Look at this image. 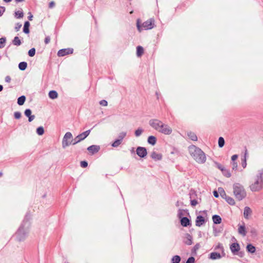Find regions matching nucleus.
<instances>
[{"mask_svg": "<svg viewBox=\"0 0 263 263\" xmlns=\"http://www.w3.org/2000/svg\"><path fill=\"white\" fill-rule=\"evenodd\" d=\"M149 124L154 129L164 135H169L172 133V129L169 125L158 119H151Z\"/></svg>", "mask_w": 263, "mask_h": 263, "instance_id": "obj_1", "label": "nucleus"}, {"mask_svg": "<svg viewBox=\"0 0 263 263\" xmlns=\"http://www.w3.org/2000/svg\"><path fill=\"white\" fill-rule=\"evenodd\" d=\"M189 151L191 156L197 163L202 164L205 162V154L200 148L192 145L189 147Z\"/></svg>", "mask_w": 263, "mask_h": 263, "instance_id": "obj_2", "label": "nucleus"}, {"mask_svg": "<svg viewBox=\"0 0 263 263\" xmlns=\"http://www.w3.org/2000/svg\"><path fill=\"white\" fill-rule=\"evenodd\" d=\"M252 192H258L263 189V168L259 170L255 177V181L250 185Z\"/></svg>", "mask_w": 263, "mask_h": 263, "instance_id": "obj_3", "label": "nucleus"}, {"mask_svg": "<svg viewBox=\"0 0 263 263\" xmlns=\"http://www.w3.org/2000/svg\"><path fill=\"white\" fill-rule=\"evenodd\" d=\"M233 194L235 198L241 201L246 198L247 196L246 191L241 184L239 183H235L233 185Z\"/></svg>", "mask_w": 263, "mask_h": 263, "instance_id": "obj_4", "label": "nucleus"}, {"mask_svg": "<svg viewBox=\"0 0 263 263\" xmlns=\"http://www.w3.org/2000/svg\"><path fill=\"white\" fill-rule=\"evenodd\" d=\"M27 222V221L24 220L15 234V238L18 241H23L26 237L28 231L27 229L25 228V225Z\"/></svg>", "mask_w": 263, "mask_h": 263, "instance_id": "obj_5", "label": "nucleus"}, {"mask_svg": "<svg viewBox=\"0 0 263 263\" xmlns=\"http://www.w3.org/2000/svg\"><path fill=\"white\" fill-rule=\"evenodd\" d=\"M155 26V20L154 18H150L142 24L140 25V20L138 19L137 21V27L139 31L141 32L142 29L148 30L153 28Z\"/></svg>", "mask_w": 263, "mask_h": 263, "instance_id": "obj_6", "label": "nucleus"}, {"mask_svg": "<svg viewBox=\"0 0 263 263\" xmlns=\"http://www.w3.org/2000/svg\"><path fill=\"white\" fill-rule=\"evenodd\" d=\"M90 130V129L87 130L78 135L74 139L72 140V144L75 145L85 139L89 135Z\"/></svg>", "mask_w": 263, "mask_h": 263, "instance_id": "obj_7", "label": "nucleus"}, {"mask_svg": "<svg viewBox=\"0 0 263 263\" xmlns=\"http://www.w3.org/2000/svg\"><path fill=\"white\" fill-rule=\"evenodd\" d=\"M72 137V136L71 133L67 132L65 134L62 141V146L63 148H65L70 144H72V140L70 142L68 141V140L71 139Z\"/></svg>", "mask_w": 263, "mask_h": 263, "instance_id": "obj_8", "label": "nucleus"}, {"mask_svg": "<svg viewBox=\"0 0 263 263\" xmlns=\"http://www.w3.org/2000/svg\"><path fill=\"white\" fill-rule=\"evenodd\" d=\"M73 51V49L72 48H65L62 49L58 51V55L59 57H64L65 55L71 54Z\"/></svg>", "mask_w": 263, "mask_h": 263, "instance_id": "obj_9", "label": "nucleus"}, {"mask_svg": "<svg viewBox=\"0 0 263 263\" xmlns=\"http://www.w3.org/2000/svg\"><path fill=\"white\" fill-rule=\"evenodd\" d=\"M136 153L140 158H144L147 155L146 149L144 147L139 146L137 148Z\"/></svg>", "mask_w": 263, "mask_h": 263, "instance_id": "obj_10", "label": "nucleus"}, {"mask_svg": "<svg viewBox=\"0 0 263 263\" xmlns=\"http://www.w3.org/2000/svg\"><path fill=\"white\" fill-rule=\"evenodd\" d=\"M230 249L234 255H236L240 250L239 245L237 242L233 243L230 245Z\"/></svg>", "mask_w": 263, "mask_h": 263, "instance_id": "obj_11", "label": "nucleus"}, {"mask_svg": "<svg viewBox=\"0 0 263 263\" xmlns=\"http://www.w3.org/2000/svg\"><path fill=\"white\" fill-rule=\"evenodd\" d=\"M31 113L32 111L30 109H26L24 112L25 115L28 117V121L30 122L32 121L35 118V116L31 115Z\"/></svg>", "mask_w": 263, "mask_h": 263, "instance_id": "obj_12", "label": "nucleus"}, {"mask_svg": "<svg viewBox=\"0 0 263 263\" xmlns=\"http://www.w3.org/2000/svg\"><path fill=\"white\" fill-rule=\"evenodd\" d=\"M205 222V219L204 217L201 215L198 216L196 220V226L197 227H200L203 225Z\"/></svg>", "mask_w": 263, "mask_h": 263, "instance_id": "obj_13", "label": "nucleus"}, {"mask_svg": "<svg viewBox=\"0 0 263 263\" xmlns=\"http://www.w3.org/2000/svg\"><path fill=\"white\" fill-rule=\"evenodd\" d=\"M100 149V146L92 145L87 148V150L91 154H93L97 153Z\"/></svg>", "mask_w": 263, "mask_h": 263, "instance_id": "obj_14", "label": "nucleus"}, {"mask_svg": "<svg viewBox=\"0 0 263 263\" xmlns=\"http://www.w3.org/2000/svg\"><path fill=\"white\" fill-rule=\"evenodd\" d=\"M252 210L249 206L244 208L243 216L246 219H249V216L252 214Z\"/></svg>", "mask_w": 263, "mask_h": 263, "instance_id": "obj_15", "label": "nucleus"}, {"mask_svg": "<svg viewBox=\"0 0 263 263\" xmlns=\"http://www.w3.org/2000/svg\"><path fill=\"white\" fill-rule=\"evenodd\" d=\"M181 224L183 227H187L191 224L190 220L187 217H182L180 220Z\"/></svg>", "mask_w": 263, "mask_h": 263, "instance_id": "obj_16", "label": "nucleus"}, {"mask_svg": "<svg viewBox=\"0 0 263 263\" xmlns=\"http://www.w3.org/2000/svg\"><path fill=\"white\" fill-rule=\"evenodd\" d=\"M151 157L155 160H160L162 159V155L155 152H153L151 154Z\"/></svg>", "mask_w": 263, "mask_h": 263, "instance_id": "obj_17", "label": "nucleus"}, {"mask_svg": "<svg viewBox=\"0 0 263 263\" xmlns=\"http://www.w3.org/2000/svg\"><path fill=\"white\" fill-rule=\"evenodd\" d=\"M222 256H223L222 255H220V253L217 252H212L210 254V258L212 259H219Z\"/></svg>", "mask_w": 263, "mask_h": 263, "instance_id": "obj_18", "label": "nucleus"}, {"mask_svg": "<svg viewBox=\"0 0 263 263\" xmlns=\"http://www.w3.org/2000/svg\"><path fill=\"white\" fill-rule=\"evenodd\" d=\"M213 222L215 224H219L221 222V218L218 215H214L212 217Z\"/></svg>", "mask_w": 263, "mask_h": 263, "instance_id": "obj_19", "label": "nucleus"}, {"mask_svg": "<svg viewBox=\"0 0 263 263\" xmlns=\"http://www.w3.org/2000/svg\"><path fill=\"white\" fill-rule=\"evenodd\" d=\"M247 251L251 253H254L256 251L255 247L252 244H248L246 247Z\"/></svg>", "mask_w": 263, "mask_h": 263, "instance_id": "obj_20", "label": "nucleus"}, {"mask_svg": "<svg viewBox=\"0 0 263 263\" xmlns=\"http://www.w3.org/2000/svg\"><path fill=\"white\" fill-rule=\"evenodd\" d=\"M238 233L245 236L246 235L247 232L245 226H239L238 229Z\"/></svg>", "mask_w": 263, "mask_h": 263, "instance_id": "obj_21", "label": "nucleus"}, {"mask_svg": "<svg viewBox=\"0 0 263 263\" xmlns=\"http://www.w3.org/2000/svg\"><path fill=\"white\" fill-rule=\"evenodd\" d=\"M49 97L51 99H55L58 98V93L55 90H51L49 92Z\"/></svg>", "mask_w": 263, "mask_h": 263, "instance_id": "obj_22", "label": "nucleus"}, {"mask_svg": "<svg viewBox=\"0 0 263 263\" xmlns=\"http://www.w3.org/2000/svg\"><path fill=\"white\" fill-rule=\"evenodd\" d=\"M156 138L155 136H151L148 138L147 141L148 143L152 144V145H154L156 143Z\"/></svg>", "mask_w": 263, "mask_h": 263, "instance_id": "obj_23", "label": "nucleus"}, {"mask_svg": "<svg viewBox=\"0 0 263 263\" xmlns=\"http://www.w3.org/2000/svg\"><path fill=\"white\" fill-rule=\"evenodd\" d=\"M186 240L184 241V243L187 245H191L192 244V236L189 234H186Z\"/></svg>", "mask_w": 263, "mask_h": 263, "instance_id": "obj_24", "label": "nucleus"}, {"mask_svg": "<svg viewBox=\"0 0 263 263\" xmlns=\"http://www.w3.org/2000/svg\"><path fill=\"white\" fill-rule=\"evenodd\" d=\"M29 26H30V23L29 22L26 21L25 22L24 25V28H23V31L25 33L27 34V33H29Z\"/></svg>", "mask_w": 263, "mask_h": 263, "instance_id": "obj_25", "label": "nucleus"}, {"mask_svg": "<svg viewBox=\"0 0 263 263\" xmlns=\"http://www.w3.org/2000/svg\"><path fill=\"white\" fill-rule=\"evenodd\" d=\"M187 136L193 141H196L197 140V137L193 132H190L187 133Z\"/></svg>", "mask_w": 263, "mask_h": 263, "instance_id": "obj_26", "label": "nucleus"}, {"mask_svg": "<svg viewBox=\"0 0 263 263\" xmlns=\"http://www.w3.org/2000/svg\"><path fill=\"white\" fill-rule=\"evenodd\" d=\"M224 199L229 204L231 205H234L235 204V201L234 199L230 196L224 197Z\"/></svg>", "mask_w": 263, "mask_h": 263, "instance_id": "obj_27", "label": "nucleus"}, {"mask_svg": "<svg viewBox=\"0 0 263 263\" xmlns=\"http://www.w3.org/2000/svg\"><path fill=\"white\" fill-rule=\"evenodd\" d=\"M27 67V63L26 62H20L18 64V68L21 70H25Z\"/></svg>", "mask_w": 263, "mask_h": 263, "instance_id": "obj_28", "label": "nucleus"}, {"mask_svg": "<svg viewBox=\"0 0 263 263\" xmlns=\"http://www.w3.org/2000/svg\"><path fill=\"white\" fill-rule=\"evenodd\" d=\"M26 100V97L25 96H22L20 97L17 99V104L19 105H22L24 104Z\"/></svg>", "mask_w": 263, "mask_h": 263, "instance_id": "obj_29", "label": "nucleus"}, {"mask_svg": "<svg viewBox=\"0 0 263 263\" xmlns=\"http://www.w3.org/2000/svg\"><path fill=\"white\" fill-rule=\"evenodd\" d=\"M144 49L142 46H138L137 47V55L138 57H141L143 53Z\"/></svg>", "mask_w": 263, "mask_h": 263, "instance_id": "obj_30", "label": "nucleus"}, {"mask_svg": "<svg viewBox=\"0 0 263 263\" xmlns=\"http://www.w3.org/2000/svg\"><path fill=\"white\" fill-rule=\"evenodd\" d=\"M215 250H220L222 252V255L223 256H225L226 253L224 252V249H223V247L222 244H221L220 243H218V245L215 247Z\"/></svg>", "mask_w": 263, "mask_h": 263, "instance_id": "obj_31", "label": "nucleus"}, {"mask_svg": "<svg viewBox=\"0 0 263 263\" xmlns=\"http://www.w3.org/2000/svg\"><path fill=\"white\" fill-rule=\"evenodd\" d=\"M12 43L14 45L20 46L22 43L18 37L15 36L12 41Z\"/></svg>", "mask_w": 263, "mask_h": 263, "instance_id": "obj_32", "label": "nucleus"}, {"mask_svg": "<svg viewBox=\"0 0 263 263\" xmlns=\"http://www.w3.org/2000/svg\"><path fill=\"white\" fill-rule=\"evenodd\" d=\"M189 195H190V200H192L193 199H196L197 197V194H196V192L193 190H191L190 191Z\"/></svg>", "mask_w": 263, "mask_h": 263, "instance_id": "obj_33", "label": "nucleus"}, {"mask_svg": "<svg viewBox=\"0 0 263 263\" xmlns=\"http://www.w3.org/2000/svg\"><path fill=\"white\" fill-rule=\"evenodd\" d=\"M181 258L178 255H175L173 257L172 259V263H179L180 261Z\"/></svg>", "mask_w": 263, "mask_h": 263, "instance_id": "obj_34", "label": "nucleus"}, {"mask_svg": "<svg viewBox=\"0 0 263 263\" xmlns=\"http://www.w3.org/2000/svg\"><path fill=\"white\" fill-rule=\"evenodd\" d=\"M224 140L223 138L220 137L218 139V146L219 147H222L224 145Z\"/></svg>", "mask_w": 263, "mask_h": 263, "instance_id": "obj_35", "label": "nucleus"}, {"mask_svg": "<svg viewBox=\"0 0 263 263\" xmlns=\"http://www.w3.org/2000/svg\"><path fill=\"white\" fill-rule=\"evenodd\" d=\"M24 16V13L23 11H17L15 12V16L17 18H22Z\"/></svg>", "mask_w": 263, "mask_h": 263, "instance_id": "obj_36", "label": "nucleus"}, {"mask_svg": "<svg viewBox=\"0 0 263 263\" xmlns=\"http://www.w3.org/2000/svg\"><path fill=\"white\" fill-rule=\"evenodd\" d=\"M36 133L40 136L43 135L44 133V128L42 126L39 127L36 129Z\"/></svg>", "mask_w": 263, "mask_h": 263, "instance_id": "obj_37", "label": "nucleus"}, {"mask_svg": "<svg viewBox=\"0 0 263 263\" xmlns=\"http://www.w3.org/2000/svg\"><path fill=\"white\" fill-rule=\"evenodd\" d=\"M122 142L120 140L117 139L112 143L111 146L114 147H117Z\"/></svg>", "mask_w": 263, "mask_h": 263, "instance_id": "obj_38", "label": "nucleus"}, {"mask_svg": "<svg viewBox=\"0 0 263 263\" xmlns=\"http://www.w3.org/2000/svg\"><path fill=\"white\" fill-rule=\"evenodd\" d=\"M6 41V37H1L0 39V48H3L5 47Z\"/></svg>", "mask_w": 263, "mask_h": 263, "instance_id": "obj_39", "label": "nucleus"}, {"mask_svg": "<svg viewBox=\"0 0 263 263\" xmlns=\"http://www.w3.org/2000/svg\"><path fill=\"white\" fill-rule=\"evenodd\" d=\"M126 135V132H121L119 134L118 136V140H120L121 142L122 141L123 139L125 137Z\"/></svg>", "mask_w": 263, "mask_h": 263, "instance_id": "obj_40", "label": "nucleus"}, {"mask_svg": "<svg viewBox=\"0 0 263 263\" xmlns=\"http://www.w3.org/2000/svg\"><path fill=\"white\" fill-rule=\"evenodd\" d=\"M143 131V130L141 128H138L135 132V136L136 137L140 136L142 134Z\"/></svg>", "mask_w": 263, "mask_h": 263, "instance_id": "obj_41", "label": "nucleus"}, {"mask_svg": "<svg viewBox=\"0 0 263 263\" xmlns=\"http://www.w3.org/2000/svg\"><path fill=\"white\" fill-rule=\"evenodd\" d=\"M218 191L220 193L221 197L224 199V197H228L222 188H219Z\"/></svg>", "mask_w": 263, "mask_h": 263, "instance_id": "obj_42", "label": "nucleus"}, {"mask_svg": "<svg viewBox=\"0 0 263 263\" xmlns=\"http://www.w3.org/2000/svg\"><path fill=\"white\" fill-rule=\"evenodd\" d=\"M35 49L34 48H32L30 49L28 51V55L32 57L35 55Z\"/></svg>", "mask_w": 263, "mask_h": 263, "instance_id": "obj_43", "label": "nucleus"}, {"mask_svg": "<svg viewBox=\"0 0 263 263\" xmlns=\"http://www.w3.org/2000/svg\"><path fill=\"white\" fill-rule=\"evenodd\" d=\"M247 154V149H246L245 154V158H244L243 162H242V166L243 168H245L247 166V162H246Z\"/></svg>", "mask_w": 263, "mask_h": 263, "instance_id": "obj_44", "label": "nucleus"}, {"mask_svg": "<svg viewBox=\"0 0 263 263\" xmlns=\"http://www.w3.org/2000/svg\"><path fill=\"white\" fill-rule=\"evenodd\" d=\"M222 174L224 176H225L227 177H230L231 176V174L230 173V172L226 168L222 172Z\"/></svg>", "mask_w": 263, "mask_h": 263, "instance_id": "obj_45", "label": "nucleus"}, {"mask_svg": "<svg viewBox=\"0 0 263 263\" xmlns=\"http://www.w3.org/2000/svg\"><path fill=\"white\" fill-rule=\"evenodd\" d=\"M14 118L16 119H18L21 117V113L19 111H16L14 114Z\"/></svg>", "mask_w": 263, "mask_h": 263, "instance_id": "obj_46", "label": "nucleus"}, {"mask_svg": "<svg viewBox=\"0 0 263 263\" xmlns=\"http://www.w3.org/2000/svg\"><path fill=\"white\" fill-rule=\"evenodd\" d=\"M191 201V204L193 206H195L198 204V201H197L196 199H193L192 200H190Z\"/></svg>", "mask_w": 263, "mask_h": 263, "instance_id": "obj_47", "label": "nucleus"}, {"mask_svg": "<svg viewBox=\"0 0 263 263\" xmlns=\"http://www.w3.org/2000/svg\"><path fill=\"white\" fill-rule=\"evenodd\" d=\"M80 165L82 167H86L88 165V163L86 161H82L80 162Z\"/></svg>", "mask_w": 263, "mask_h": 263, "instance_id": "obj_48", "label": "nucleus"}, {"mask_svg": "<svg viewBox=\"0 0 263 263\" xmlns=\"http://www.w3.org/2000/svg\"><path fill=\"white\" fill-rule=\"evenodd\" d=\"M232 167L233 170H236L237 168V163L235 161L232 162Z\"/></svg>", "mask_w": 263, "mask_h": 263, "instance_id": "obj_49", "label": "nucleus"}, {"mask_svg": "<svg viewBox=\"0 0 263 263\" xmlns=\"http://www.w3.org/2000/svg\"><path fill=\"white\" fill-rule=\"evenodd\" d=\"M195 261V258L193 257H189L186 260L185 263H194Z\"/></svg>", "mask_w": 263, "mask_h": 263, "instance_id": "obj_50", "label": "nucleus"}, {"mask_svg": "<svg viewBox=\"0 0 263 263\" xmlns=\"http://www.w3.org/2000/svg\"><path fill=\"white\" fill-rule=\"evenodd\" d=\"M100 104L103 106H106L107 105V102L105 100H102L100 101Z\"/></svg>", "mask_w": 263, "mask_h": 263, "instance_id": "obj_51", "label": "nucleus"}, {"mask_svg": "<svg viewBox=\"0 0 263 263\" xmlns=\"http://www.w3.org/2000/svg\"><path fill=\"white\" fill-rule=\"evenodd\" d=\"M183 211L182 210L179 209L178 212V217L180 218H181L182 216L183 215Z\"/></svg>", "mask_w": 263, "mask_h": 263, "instance_id": "obj_52", "label": "nucleus"}, {"mask_svg": "<svg viewBox=\"0 0 263 263\" xmlns=\"http://www.w3.org/2000/svg\"><path fill=\"white\" fill-rule=\"evenodd\" d=\"M22 27V24H20V23H17L15 25V29L16 30V31H18L20 28H21Z\"/></svg>", "mask_w": 263, "mask_h": 263, "instance_id": "obj_53", "label": "nucleus"}, {"mask_svg": "<svg viewBox=\"0 0 263 263\" xmlns=\"http://www.w3.org/2000/svg\"><path fill=\"white\" fill-rule=\"evenodd\" d=\"M217 167L222 172L223 171V170L225 169L224 167L220 164L219 163H216Z\"/></svg>", "mask_w": 263, "mask_h": 263, "instance_id": "obj_54", "label": "nucleus"}, {"mask_svg": "<svg viewBox=\"0 0 263 263\" xmlns=\"http://www.w3.org/2000/svg\"><path fill=\"white\" fill-rule=\"evenodd\" d=\"M50 41V37L49 36H47L45 37L44 42L46 44H48Z\"/></svg>", "mask_w": 263, "mask_h": 263, "instance_id": "obj_55", "label": "nucleus"}, {"mask_svg": "<svg viewBox=\"0 0 263 263\" xmlns=\"http://www.w3.org/2000/svg\"><path fill=\"white\" fill-rule=\"evenodd\" d=\"M238 155H234L231 157V160L232 162L235 161V160L237 159Z\"/></svg>", "mask_w": 263, "mask_h": 263, "instance_id": "obj_56", "label": "nucleus"}, {"mask_svg": "<svg viewBox=\"0 0 263 263\" xmlns=\"http://www.w3.org/2000/svg\"><path fill=\"white\" fill-rule=\"evenodd\" d=\"M54 6H55V3L53 1L51 2L49 4V8H52L53 7H54Z\"/></svg>", "mask_w": 263, "mask_h": 263, "instance_id": "obj_57", "label": "nucleus"}, {"mask_svg": "<svg viewBox=\"0 0 263 263\" xmlns=\"http://www.w3.org/2000/svg\"><path fill=\"white\" fill-rule=\"evenodd\" d=\"M5 81L7 83H9L11 81V78L10 76H7L5 78Z\"/></svg>", "mask_w": 263, "mask_h": 263, "instance_id": "obj_58", "label": "nucleus"}, {"mask_svg": "<svg viewBox=\"0 0 263 263\" xmlns=\"http://www.w3.org/2000/svg\"><path fill=\"white\" fill-rule=\"evenodd\" d=\"M200 248V245L199 243H197L195 245V246L194 247V250L195 251L198 250Z\"/></svg>", "mask_w": 263, "mask_h": 263, "instance_id": "obj_59", "label": "nucleus"}, {"mask_svg": "<svg viewBox=\"0 0 263 263\" xmlns=\"http://www.w3.org/2000/svg\"><path fill=\"white\" fill-rule=\"evenodd\" d=\"M213 194H214V196L216 197V198H218L219 197V194L218 193V192L216 191H214L213 192Z\"/></svg>", "mask_w": 263, "mask_h": 263, "instance_id": "obj_60", "label": "nucleus"}, {"mask_svg": "<svg viewBox=\"0 0 263 263\" xmlns=\"http://www.w3.org/2000/svg\"><path fill=\"white\" fill-rule=\"evenodd\" d=\"M28 14H29V16H28V19L30 21H32V17H33V15H32L31 13V12H29L28 13Z\"/></svg>", "mask_w": 263, "mask_h": 263, "instance_id": "obj_61", "label": "nucleus"}, {"mask_svg": "<svg viewBox=\"0 0 263 263\" xmlns=\"http://www.w3.org/2000/svg\"><path fill=\"white\" fill-rule=\"evenodd\" d=\"M240 257H242L243 256V252H239L238 254H237Z\"/></svg>", "mask_w": 263, "mask_h": 263, "instance_id": "obj_62", "label": "nucleus"}, {"mask_svg": "<svg viewBox=\"0 0 263 263\" xmlns=\"http://www.w3.org/2000/svg\"><path fill=\"white\" fill-rule=\"evenodd\" d=\"M25 0H15V2L16 3H20V2H24Z\"/></svg>", "mask_w": 263, "mask_h": 263, "instance_id": "obj_63", "label": "nucleus"}, {"mask_svg": "<svg viewBox=\"0 0 263 263\" xmlns=\"http://www.w3.org/2000/svg\"><path fill=\"white\" fill-rule=\"evenodd\" d=\"M6 3H9L11 2L12 0H3Z\"/></svg>", "mask_w": 263, "mask_h": 263, "instance_id": "obj_64", "label": "nucleus"}]
</instances>
